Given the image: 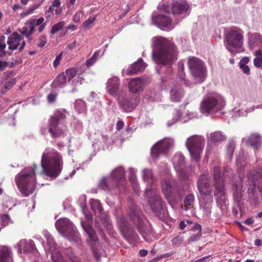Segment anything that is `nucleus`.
<instances>
[{"instance_id": "f257e3e1", "label": "nucleus", "mask_w": 262, "mask_h": 262, "mask_svg": "<svg viewBox=\"0 0 262 262\" xmlns=\"http://www.w3.org/2000/svg\"><path fill=\"white\" fill-rule=\"evenodd\" d=\"M152 57L158 64L171 65L177 59V49L169 40L162 37L153 39Z\"/></svg>"}, {"instance_id": "f03ea898", "label": "nucleus", "mask_w": 262, "mask_h": 262, "mask_svg": "<svg viewBox=\"0 0 262 262\" xmlns=\"http://www.w3.org/2000/svg\"><path fill=\"white\" fill-rule=\"evenodd\" d=\"M41 165L46 175L56 178L62 169V157L53 148L47 149L42 156Z\"/></svg>"}, {"instance_id": "7ed1b4c3", "label": "nucleus", "mask_w": 262, "mask_h": 262, "mask_svg": "<svg viewBox=\"0 0 262 262\" xmlns=\"http://www.w3.org/2000/svg\"><path fill=\"white\" fill-rule=\"evenodd\" d=\"M37 165L25 168L19 173V176L16 181V185L20 192L25 196H28L32 194L36 188V180L35 171Z\"/></svg>"}, {"instance_id": "20e7f679", "label": "nucleus", "mask_w": 262, "mask_h": 262, "mask_svg": "<svg viewBox=\"0 0 262 262\" xmlns=\"http://www.w3.org/2000/svg\"><path fill=\"white\" fill-rule=\"evenodd\" d=\"M124 170L122 167L115 168L111 175L103 177L99 182L98 186L105 191H110L117 188L120 192L126 189Z\"/></svg>"}, {"instance_id": "39448f33", "label": "nucleus", "mask_w": 262, "mask_h": 262, "mask_svg": "<svg viewBox=\"0 0 262 262\" xmlns=\"http://www.w3.org/2000/svg\"><path fill=\"white\" fill-rule=\"evenodd\" d=\"M67 112L65 110H56L48 121V128L53 139L62 136L67 130L66 119Z\"/></svg>"}, {"instance_id": "423d86ee", "label": "nucleus", "mask_w": 262, "mask_h": 262, "mask_svg": "<svg viewBox=\"0 0 262 262\" xmlns=\"http://www.w3.org/2000/svg\"><path fill=\"white\" fill-rule=\"evenodd\" d=\"M55 226L57 230L69 240L78 242L79 239V233L69 220L59 219L56 222Z\"/></svg>"}, {"instance_id": "0eeeda50", "label": "nucleus", "mask_w": 262, "mask_h": 262, "mask_svg": "<svg viewBox=\"0 0 262 262\" xmlns=\"http://www.w3.org/2000/svg\"><path fill=\"white\" fill-rule=\"evenodd\" d=\"M226 49L231 53L237 52L243 45L242 31L238 29H232L225 35Z\"/></svg>"}, {"instance_id": "6e6552de", "label": "nucleus", "mask_w": 262, "mask_h": 262, "mask_svg": "<svg viewBox=\"0 0 262 262\" xmlns=\"http://www.w3.org/2000/svg\"><path fill=\"white\" fill-rule=\"evenodd\" d=\"M205 144V139L201 136H192L187 140L186 145L192 159L196 162L200 160Z\"/></svg>"}, {"instance_id": "1a4fd4ad", "label": "nucleus", "mask_w": 262, "mask_h": 262, "mask_svg": "<svg viewBox=\"0 0 262 262\" xmlns=\"http://www.w3.org/2000/svg\"><path fill=\"white\" fill-rule=\"evenodd\" d=\"M187 64L196 82L201 83L203 81L205 78L206 73L204 62L196 57H190L188 59Z\"/></svg>"}, {"instance_id": "9d476101", "label": "nucleus", "mask_w": 262, "mask_h": 262, "mask_svg": "<svg viewBox=\"0 0 262 262\" xmlns=\"http://www.w3.org/2000/svg\"><path fill=\"white\" fill-rule=\"evenodd\" d=\"M214 181V196L217 203L224 204L226 201L225 188L223 176H221L220 168L215 166L213 169Z\"/></svg>"}, {"instance_id": "9b49d317", "label": "nucleus", "mask_w": 262, "mask_h": 262, "mask_svg": "<svg viewBox=\"0 0 262 262\" xmlns=\"http://www.w3.org/2000/svg\"><path fill=\"white\" fill-rule=\"evenodd\" d=\"M128 214L138 231L141 234L145 232L146 227L144 222V215L133 201L130 202Z\"/></svg>"}, {"instance_id": "f8f14e48", "label": "nucleus", "mask_w": 262, "mask_h": 262, "mask_svg": "<svg viewBox=\"0 0 262 262\" xmlns=\"http://www.w3.org/2000/svg\"><path fill=\"white\" fill-rule=\"evenodd\" d=\"M223 102L213 96L205 97L200 105V111L204 114L208 115L221 111L224 107Z\"/></svg>"}, {"instance_id": "ddd939ff", "label": "nucleus", "mask_w": 262, "mask_h": 262, "mask_svg": "<svg viewBox=\"0 0 262 262\" xmlns=\"http://www.w3.org/2000/svg\"><path fill=\"white\" fill-rule=\"evenodd\" d=\"M117 224L121 235L126 240L129 241L136 238L137 234L133 228L128 226V223L124 216L118 218Z\"/></svg>"}, {"instance_id": "4468645a", "label": "nucleus", "mask_w": 262, "mask_h": 262, "mask_svg": "<svg viewBox=\"0 0 262 262\" xmlns=\"http://www.w3.org/2000/svg\"><path fill=\"white\" fill-rule=\"evenodd\" d=\"M148 197V202L152 210L158 214L163 209V202L161 197L154 189H146L145 192Z\"/></svg>"}, {"instance_id": "2eb2a0df", "label": "nucleus", "mask_w": 262, "mask_h": 262, "mask_svg": "<svg viewBox=\"0 0 262 262\" xmlns=\"http://www.w3.org/2000/svg\"><path fill=\"white\" fill-rule=\"evenodd\" d=\"M171 145L169 139H165L156 143L151 149V155L153 158H157L165 154Z\"/></svg>"}, {"instance_id": "dca6fc26", "label": "nucleus", "mask_w": 262, "mask_h": 262, "mask_svg": "<svg viewBox=\"0 0 262 262\" xmlns=\"http://www.w3.org/2000/svg\"><path fill=\"white\" fill-rule=\"evenodd\" d=\"M199 193L205 196L211 195L212 189L210 185V177L208 174L201 175L197 182Z\"/></svg>"}, {"instance_id": "f3484780", "label": "nucleus", "mask_w": 262, "mask_h": 262, "mask_svg": "<svg viewBox=\"0 0 262 262\" xmlns=\"http://www.w3.org/2000/svg\"><path fill=\"white\" fill-rule=\"evenodd\" d=\"M7 44L9 50H15L18 49L19 52L21 51L26 46V42L23 40L21 36L16 32H13L8 37Z\"/></svg>"}, {"instance_id": "a211bd4d", "label": "nucleus", "mask_w": 262, "mask_h": 262, "mask_svg": "<svg viewBox=\"0 0 262 262\" xmlns=\"http://www.w3.org/2000/svg\"><path fill=\"white\" fill-rule=\"evenodd\" d=\"M248 185L254 189L257 186L258 190L262 193V169L258 172L250 171L248 175Z\"/></svg>"}, {"instance_id": "6ab92c4d", "label": "nucleus", "mask_w": 262, "mask_h": 262, "mask_svg": "<svg viewBox=\"0 0 262 262\" xmlns=\"http://www.w3.org/2000/svg\"><path fill=\"white\" fill-rule=\"evenodd\" d=\"M47 246L49 251L51 253V257L54 262H56L61 257L60 253L57 250L56 244L53 238L50 235H47Z\"/></svg>"}, {"instance_id": "aec40b11", "label": "nucleus", "mask_w": 262, "mask_h": 262, "mask_svg": "<svg viewBox=\"0 0 262 262\" xmlns=\"http://www.w3.org/2000/svg\"><path fill=\"white\" fill-rule=\"evenodd\" d=\"M189 5L185 2H173L171 5V12L173 15L186 13L189 9Z\"/></svg>"}, {"instance_id": "412c9836", "label": "nucleus", "mask_w": 262, "mask_h": 262, "mask_svg": "<svg viewBox=\"0 0 262 262\" xmlns=\"http://www.w3.org/2000/svg\"><path fill=\"white\" fill-rule=\"evenodd\" d=\"M119 79L117 77H113L107 80L106 90L108 94L116 96L120 86Z\"/></svg>"}, {"instance_id": "4be33fe9", "label": "nucleus", "mask_w": 262, "mask_h": 262, "mask_svg": "<svg viewBox=\"0 0 262 262\" xmlns=\"http://www.w3.org/2000/svg\"><path fill=\"white\" fill-rule=\"evenodd\" d=\"M146 64L143 62L142 58H139L136 62L132 64L126 71V74L128 75H132L139 72L143 71Z\"/></svg>"}, {"instance_id": "5701e85b", "label": "nucleus", "mask_w": 262, "mask_h": 262, "mask_svg": "<svg viewBox=\"0 0 262 262\" xmlns=\"http://www.w3.org/2000/svg\"><path fill=\"white\" fill-rule=\"evenodd\" d=\"M18 252L24 253L32 252L34 251L35 247L34 243L32 240L27 241L26 239L21 240L18 244Z\"/></svg>"}, {"instance_id": "b1692460", "label": "nucleus", "mask_w": 262, "mask_h": 262, "mask_svg": "<svg viewBox=\"0 0 262 262\" xmlns=\"http://www.w3.org/2000/svg\"><path fill=\"white\" fill-rule=\"evenodd\" d=\"M170 99L173 102H179L184 95V91L181 86L177 84L174 85L170 92Z\"/></svg>"}, {"instance_id": "393cba45", "label": "nucleus", "mask_w": 262, "mask_h": 262, "mask_svg": "<svg viewBox=\"0 0 262 262\" xmlns=\"http://www.w3.org/2000/svg\"><path fill=\"white\" fill-rule=\"evenodd\" d=\"M172 161L176 170L183 173L185 167L184 157L181 154H176L172 158Z\"/></svg>"}, {"instance_id": "a878e982", "label": "nucleus", "mask_w": 262, "mask_h": 262, "mask_svg": "<svg viewBox=\"0 0 262 262\" xmlns=\"http://www.w3.org/2000/svg\"><path fill=\"white\" fill-rule=\"evenodd\" d=\"M162 191L166 199H169L174 192V188L171 183L167 180H164L161 182Z\"/></svg>"}, {"instance_id": "bb28decb", "label": "nucleus", "mask_w": 262, "mask_h": 262, "mask_svg": "<svg viewBox=\"0 0 262 262\" xmlns=\"http://www.w3.org/2000/svg\"><path fill=\"white\" fill-rule=\"evenodd\" d=\"M152 21L159 26L169 27L171 25V19L167 16L159 14L152 17Z\"/></svg>"}, {"instance_id": "cd10ccee", "label": "nucleus", "mask_w": 262, "mask_h": 262, "mask_svg": "<svg viewBox=\"0 0 262 262\" xmlns=\"http://www.w3.org/2000/svg\"><path fill=\"white\" fill-rule=\"evenodd\" d=\"M144 84L141 78H136L130 80L128 87L129 90L134 93H137L143 89Z\"/></svg>"}, {"instance_id": "c85d7f7f", "label": "nucleus", "mask_w": 262, "mask_h": 262, "mask_svg": "<svg viewBox=\"0 0 262 262\" xmlns=\"http://www.w3.org/2000/svg\"><path fill=\"white\" fill-rule=\"evenodd\" d=\"M67 78L64 72L60 73L53 81L51 84L52 88L56 89L61 88L67 83Z\"/></svg>"}, {"instance_id": "c756f323", "label": "nucleus", "mask_w": 262, "mask_h": 262, "mask_svg": "<svg viewBox=\"0 0 262 262\" xmlns=\"http://www.w3.org/2000/svg\"><path fill=\"white\" fill-rule=\"evenodd\" d=\"M81 225L92 241H98V236L91 225L83 221L81 222Z\"/></svg>"}, {"instance_id": "7c9ffc66", "label": "nucleus", "mask_w": 262, "mask_h": 262, "mask_svg": "<svg viewBox=\"0 0 262 262\" xmlns=\"http://www.w3.org/2000/svg\"><path fill=\"white\" fill-rule=\"evenodd\" d=\"M10 249L6 246L0 247V262H12Z\"/></svg>"}, {"instance_id": "2f4dec72", "label": "nucleus", "mask_w": 262, "mask_h": 262, "mask_svg": "<svg viewBox=\"0 0 262 262\" xmlns=\"http://www.w3.org/2000/svg\"><path fill=\"white\" fill-rule=\"evenodd\" d=\"M247 143L252 147L258 149L261 143V137L259 135L252 134L248 137Z\"/></svg>"}, {"instance_id": "473e14b6", "label": "nucleus", "mask_w": 262, "mask_h": 262, "mask_svg": "<svg viewBox=\"0 0 262 262\" xmlns=\"http://www.w3.org/2000/svg\"><path fill=\"white\" fill-rule=\"evenodd\" d=\"M122 107L126 112H130L137 105V100L135 98L125 99L122 104Z\"/></svg>"}, {"instance_id": "72a5a7b5", "label": "nucleus", "mask_w": 262, "mask_h": 262, "mask_svg": "<svg viewBox=\"0 0 262 262\" xmlns=\"http://www.w3.org/2000/svg\"><path fill=\"white\" fill-rule=\"evenodd\" d=\"M262 38L260 34L254 33L249 37V46L251 50L256 46L261 43Z\"/></svg>"}, {"instance_id": "f704fd0d", "label": "nucleus", "mask_w": 262, "mask_h": 262, "mask_svg": "<svg viewBox=\"0 0 262 262\" xmlns=\"http://www.w3.org/2000/svg\"><path fill=\"white\" fill-rule=\"evenodd\" d=\"M19 32L21 34L26 37H30V36H32L35 31L33 26L30 25L27 21L25 26L19 29Z\"/></svg>"}, {"instance_id": "c9c22d12", "label": "nucleus", "mask_w": 262, "mask_h": 262, "mask_svg": "<svg viewBox=\"0 0 262 262\" xmlns=\"http://www.w3.org/2000/svg\"><path fill=\"white\" fill-rule=\"evenodd\" d=\"M225 139V136L223 135L221 132L216 131L210 134L209 142H210L211 143H215L222 142L224 141Z\"/></svg>"}, {"instance_id": "e433bc0d", "label": "nucleus", "mask_w": 262, "mask_h": 262, "mask_svg": "<svg viewBox=\"0 0 262 262\" xmlns=\"http://www.w3.org/2000/svg\"><path fill=\"white\" fill-rule=\"evenodd\" d=\"M91 208L94 212L95 214L98 213H101L102 211V207L100 201L98 200L92 199L90 201Z\"/></svg>"}, {"instance_id": "4c0bfd02", "label": "nucleus", "mask_w": 262, "mask_h": 262, "mask_svg": "<svg viewBox=\"0 0 262 262\" xmlns=\"http://www.w3.org/2000/svg\"><path fill=\"white\" fill-rule=\"evenodd\" d=\"M194 201V195L190 194L186 195L184 201V205L183 208L187 210L192 207V204Z\"/></svg>"}, {"instance_id": "58836bf2", "label": "nucleus", "mask_w": 262, "mask_h": 262, "mask_svg": "<svg viewBox=\"0 0 262 262\" xmlns=\"http://www.w3.org/2000/svg\"><path fill=\"white\" fill-rule=\"evenodd\" d=\"M15 78H12L6 82L1 90V93L3 94L6 93L8 90L11 89L15 84Z\"/></svg>"}, {"instance_id": "ea45409f", "label": "nucleus", "mask_w": 262, "mask_h": 262, "mask_svg": "<svg viewBox=\"0 0 262 262\" xmlns=\"http://www.w3.org/2000/svg\"><path fill=\"white\" fill-rule=\"evenodd\" d=\"M74 107L78 113H81L85 110L86 105L83 100L79 99L75 101Z\"/></svg>"}, {"instance_id": "a19ab883", "label": "nucleus", "mask_w": 262, "mask_h": 262, "mask_svg": "<svg viewBox=\"0 0 262 262\" xmlns=\"http://www.w3.org/2000/svg\"><path fill=\"white\" fill-rule=\"evenodd\" d=\"M65 75L68 81H71L77 74V70L76 68H71L67 69L65 72Z\"/></svg>"}, {"instance_id": "79ce46f5", "label": "nucleus", "mask_w": 262, "mask_h": 262, "mask_svg": "<svg viewBox=\"0 0 262 262\" xmlns=\"http://www.w3.org/2000/svg\"><path fill=\"white\" fill-rule=\"evenodd\" d=\"M100 52L99 51H97L94 52L93 56L89 59L86 61V64L88 68H90L93 66L97 61L99 56Z\"/></svg>"}, {"instance_id": "37998d69", "label": "nucleus", "mask_w": 262, "mask_h": 262, "mask_svg": "<svg viewBox=\"0 0 262 262\" xmlns=\"http://www.w3.org/2000/svg\"><path fill=\"white\" fill-rule=\"evenodd\" d=\"M242 196V186L235 185V191L233 193L234 199L237 201H239Z\"/></svg>"}, {"instance_id": "c03bdc74", "label": "nucleus", "mask_w": 262, "mask_h": 262, "mask_svg": "<svg viewBox=\"0 0 262 262\" xmlns=\"http://www.w3.org/2000/svg\"><path fill=\"white\" fill-rule=\"evenodd\" d=\"M66 23L64 21H60L58 23L54 25L51 30V33L52 34H54L56 33L57 32L61 30L63 27H64Z\"/></svg>"}, {"instance_id": "a18cd8bd", "label": "nucleus", "mask_w": 262, "mask_h": 262, "mask_svg": "<svg viewBox=\"0 0 262 262\" xmlns=\"http://www.w3.org/2000/svg\"><path fill=\"white\" fill-rule=\"evenodd\" d=\"M153 177L152 172L151 169L145 168L143 170V178L144 181L149 182L152 181Z\"/></svg>"}, {"instance_id": "49530a36", "label": "nucleus", "mask_w": 262, "mask_h": 262, "mask_svg": "<svg viewBox=\"0 0 262 262\" xmlns=\"http://www.w3.org/2000/svg\"><path fill=\"white\" fill-rule=\"evenodd\" d=\"M44 20V18L41 17L37 19L33 18L30 19L28 21L30 25L33 26V28L35 29V27L36 26H40L43 24Z\"/></svg>"}, {"instance_id": "de8ad7c7", "label": "nucleus", "mask_w": 262, "mask_h": 262, "mask_svg": "<svg viewBox=\"0 0 262 262\" xmlns=\"http://www.w3.org/2000/svg\"><path fill=\"white\" fill-rule=\"evenodd\" d=\"M38 8V6L36 5H33L30 7L28 10L26 11L22 12L20 14V16L21 18H24L27 15L32 13L34 11H35L37 8Z\"/></svg>"}, {"instance_id": "09e8293b", "label": "nucleus", "mask_w": 262, "mask_h": 262, "mask_svg": "<svg viewBox=\"0 0 262 262\" xmlns=\"http://www.w3.org/2000/svg\"><path fill=\"white\" fill-rule=\"evenodd\" d=\"M39 43H37V46L40 48L43 47L47 43V38L46 36L41 35L38 38Z\"/></svg>"}, {"instance_id": "8fccbe9b", "label": "nucleus", "mask_w": 262, "mask_h": 262, "mask_svg": "<svg viewBox=\"0 0 262 262\" xmlns=\"http://www.w3.org/2000/svg\"><path fill=\"white\" fill-rule=\"evenodd\" d=\"M202 236V232H197L190 235L188 239L189 242H193L199 240Z\"/></svg>"}, {"instance_id": "3c124183", "label": "nucleus", "mask_w": 262, "mask_h": 262, "mask_svg": "<svg viewBox=\"0 0 262 262\" xmlns=\"http://www.w3.org/2000/svg\"><path fill=\"white\" fill-rule=\"evenodd\" d=\"M95 17H90L87 20H86L83 24V27L85 28H90V25L94 23L95 20Z\"/></svg>"}, {"instance_id": "603ef678", "label": "nucleus", "mask_w": 262, "mask_h": 262, "mask_svg": "<svg viewBox=\"0 0 262 262\" xmlns=\"http://www.w3.org/2000/svg\"><path fill=\"white\" fill-rule=\"evenodd\" d=\"M254 66L257 68H260L262 66V56L256 57L253 60Z\"/></svg>"}, {"instance_id": "864d4df0", "label": "nucleus", "mask_w": 262, "mask_h": 262, "mask_svg": "<svg viewBox=\"0 0 262 262\" xmlns=\"http://www.w3.org/2000/svg\"><path fill=\"white\" fill-rule=\"evenodd\" d=\"M62 53H61L56 57L55 59L53 61V66L54 68H56L59 64L62 58Z\"/></svg>"}, {"instance_id": "5fc2aeb1", "label": "nucleus", "mask_w": 262, "mask_h": 262, "mask_svg": "<svg viewBox=\"0 0 262 262\" xmlns=\"http://www.w3.org/2000/svg\"><path fill=\"white\" fill-rule=\"evenodd\" d=\"M57 95L54 93H50L47 96V99L49 102L52 103L56 100Z\"/></svg>"}, {"instance_id": "6e6d98bb", "label": "nucleus", "mask_w": 262, "mask_h": 262, "mask_svg": "<svg viewBox=\"0 0 262 262\" xmlns=\"http://www.w3.org/2000/svg\"><path fill=\"white\" fill-rule=\"evenodd\" d=\"M183 240V237L182 236L178 235L173 238L172 240V243L173 245H176L182 242Z\"/></svg>"}, {"instance_id": "4d7b16f0", "label": "nucleus", "mask_w": 262, "mask_h": 262, "mask_svg": "<svg viewBox=\"0 0 262 262\" xmlns=\"http://www.w3.org/2000/svg\"><path fill=\"white\" fill-rule=\"evenodd\" d=\"M239 67L245 74H246L247 75H249L250 74V70L248 66H239Z\"/></svg>"}, {"instance_id": "13d9d810", "label": "nucleus", "mask_w": 262, "mask_h": 262, "mask_svg": "<svg viewBox=\"0 0 262 262\" xmlns=\"http://www.w3.org/2000/svg\"><path fill=\"white\" fill-rule=\"evenodd\" d=\"M249 59L247 57H243L240 61L239 63V66H246V64L249 62Z\"/></svg>"}, {"instance_id": "bf43d9fd", "label": "nucleus", "mask_w": 262, "mask_h": 262, "mask_svg": "<svg viewBox=\"0 0 262 262\" xmlns=\"http://www.w3.org/2000/svg\"><path fill=\"white\" fill-rule=\"evenodd\" d=\"M8 65V62L0 61V71H4Z\"/></svg>"}, {"instance_id": "052dcab7", "label": "nucleus", "mask_w": 262, "mask_h": 262, "mask_svg": "<svg viewBox=\"0 0 262 262\" xmlns=\"http://www.w3.org/2000/svg\"><path fill=\"white\" fill-rule=\"evenodd\" d=\"M124 126V122L122 121L119 120L117 122V125H116V129L118 130H120L122 129Z\"/></svg>"}, {"instance_id": "680f3d73", "label": "nucleus", "mask_w": 262, "mask_h": 262, "mask_svg": "<svg viewBox=\"0 0 262 262\" xmlns=\"http://www.w3.org/2000/svg\"><path fill=\"white\" fill-rule=\"evenodd\" d=\"M193 231H197L198 232H202V227L200 224H196L192 229Z\"/></svg>"}, {"instance_id": "e2e57ef3", "label": "nucleus", "mask_w": 262, "mask_h": 262, "mask_svg": "<svg viewBox=\"0 0 262 262\" xmlns=\"http://www.w3.org/2000/svg\"><path fill=\"white\" fill-rule=\"evenodd\" d=\"M92 249L93 251V253L95 257H97L98 255V250L97 248L96 247V244H92Z\"/></svg>"}, {"instance_id": "0e129e2a", "label": "nucleus", "mask_w": 262, "mask_h": 262, "mask_svg": "<svg viewBox=\"0 0 262 262\" xmlns=\"http://www.w3.org/2000/svg\"><path fill=\"white\" fill-rule=\"evenodd\" d=\"M77 45V41L74 40L72 43H69L67 46V48L70 50L74 49Z\"/></svg>"}, {"instance_id": "69168bd1", "label": "nucleus", "mask_w": 262, "mask_h": 262, "mask_svg": "<svg viewBox=\"0 0 262 262\" xmlns=\"http://www.w3.org/2000/svg\"><path fill=\"white\" fill-rule=\"evenodd\" d=\"M70 260L71 262H81L79 258L75 255L70 256Z\"/></svg>"}, {"instance_id": "338daca9", "label": "nucleus", "mask_w": 262, "mask_h": 262, "mask_svg": "<svg viewBox=\"0 0 262 262\" xmlns=\"http://www.w3.org/2000/svg\"><path fill=\"white\" fill-rule=\"evenodd\" d=\"M80 20V14L79 12H77L75 13L73 17V20L75 22H79Z\"/></svg>"}, {"instance_id": "774afa93", "label": "nucleus", "mask_w": 262, "mask_h": 262, "mask_svg": "<svg viewBox=\"0 0 262 262\" xmlns=\"http://www.w3.org/2000/svg\"><path fill=\"white\" fill-rule=\"evenodd\" d=\"M254 223V220L252 217H249L244 221V224L247 225H251Z\"/></svg>"}]
</instances>
